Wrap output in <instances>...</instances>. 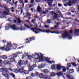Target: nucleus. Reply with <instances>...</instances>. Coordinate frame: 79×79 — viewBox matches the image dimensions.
Returning a JSON list of instances; mask_svg holds the SVG:
<instances>
[{"instance_id": "f257e3e1", "label": "nucleus", "mask_w": 79, "mask_h": 79, "mask_svg": "<svg viewBox=\"0 0 79 79\" xmlns=\"http://www.w3.org/2000/svg\"><path fill=\"white\" fill-rule=\"evenodd\" d=\"M10 27L11 29L14 31H16V30H20V31H25L26 29L24 28L23 27H20V28H18V27H16L15 25H10V24L7 23L6 24V26L5 27L6 30H8L10 28Z\"/></svg>"}, {"instance_id": "f03ea898", "label": "nucleus", "mask_w": 79, "mask_h": 79, "mask_svg": "<svg viewBox=\"0 0 79 79\" xmlns=\"http://www.w3.org/2000/svg\"><path fill=\"white\" fill-rule=\"evenodd\" d=\"M24 26L25 27L27 28V29H30L31 30H32L34 32H35V34H38L40 32V29L37 28V26L36 25V27H34V28H31V27H29L26 24H24Z\"/></svg>"}, {"instance_id": "7ed1b4c3", "label": "nucleus", "mask_w": 79, "mask_h": 79, "mask_svg": "<svg viewBox=\"0 0 79 79\" xmlns=\"http://www.w3.org/2000/svg\"><path fill=\"white\" fill-rule=\"evenodd\" d=\"M40 32H46L48 33H50L51 34H60V32H58L56 31H50L49 30H43L41 29H40Z\"/></svg>"}, {"instance_id": "20e7f679", "label": "nucleus", "mask_w": 79, "mask_h": 79, "mask_svg": "<svg viewBox=\"0 0 79 79\" xmlns=\"http://www.w3.org/2000/svg\"><path fill=\"white\" fill-rule=\"evenodd\" d=\"M64 34H62V37L63 38H64L68 37L69 39H72V36H69V34L68 31H64L63 32Z\"/></svg>"}, {"instance_id": "39448f33", "label": "nucleus", "mask_w": 79, "mask_h": 79, "mask_svg": "<svg viewBox=\"0 0 79 79\" xmlns=\"http://www.w3.org/2000/svg\"><path fill=\"white\" fill-rule=\"evenodd\" d=\"M25 63V62H24V61L23 60H20L19 61L17 66L18 68H21V65L22 64L23 65V64H24Z\"/></svg>"}, {"instance_id": "423d86ee", "label": "nucleus", "mask_w": 79, "mask_h": 79, "mask_svg": "<svg viewBox=\"0 0 79 79\" xmlns=\"http://www.w3.org/2000/svg\"><path fill=\"white\" fill-rule=\"evenodd\" d=\"M35 40V38L34 37H32L30 38H28V39H26V41H27V42H26V43H29L32 40Z\"/></svg>"}, {"instance_id": "0eeeda50", "label": "nucleus", "mask_w": 79, "mask_h": 79, "mask_svg": "<svg viewBox=\"0 0 79 79\" xmlns=\"http://www.w3.org/2000/svg\"><path fill=\"white\" fill-rule=\"evenodd\" d=\"M51 13L52 15H54L53 17V18L56 19L58 18L57 15L56 14V13L54 12V11H52L51 12Z\"/></svg>"}, {"instance_id": "6e6552de", "label": "nucleus", "mask_w": 79, "mask_h": 79, "mask_svg": "<svg viewBox=\"0 0 79 79\" xmlns=\"http://www.w3.org/2000/svg\"><path fill=\"white\" fill-rule=\"evenodd\" d=\"M63 67H64L58 64L56 66V70L57 71H60L61 68Z\"/></svg>"}, {"instance_id": "1a4fd4ad", "label": "nucleus", "mask_w": 79, "mask_h": 79, "mask_svg": "<svg viewBox=\"0 0 79 79\" xmlns=\"http://www.w3.org/2000/svg\"><path fill=\"white\" fill-rule=\"evenodd\" d=\"M2 75L3 76H4V77H5L7 78V79H9V78H10L9 75H8L7 73L5 72L3 73H2Z\"/></svg>"}, {"instance_id": "9d476101", "label": "nucleus", "mask_w": 79, "mask_h": 79, "mask_svg": "<svg viewBox=\"0 0 79 79\" xmlns=\"http://www.w3.org/2000/svg\"><path fill=\"white\" fill-rule=\"evenodd\" d=\"M5 11H4L2 14L3 15H8V12L9 11V10L7 9H5Z\"/></svg>"}, {"instance_id": "9b49d317", "label": "nucleus", "mask_w": 79, "mask_h": 79, "mask_svg": "<svg viewBox=\"0 0 79 79\" xmlns=\"http://www.w3.org/2000/svg\"><path fill=\"white\" fill-rule=\"evenodd\" d=\"M9 70L12 71V72H14V73H18L19 72V71L18 70L16 69H11L9 68Z\"/></svg>"}, {"instance_id": "f8f14e48", "label": "nucleus", "mask_w": 79, "mask_h": 79, "mask_svg": "<svg viewBox=\"0 0 79 79\" xmlns=\"http://www.w3.org/2000/svg\"><path fill=\"white\" fill-rule=\"evenodd\" d=\"M40 62L44 61V57H43V55L41 52L40 53Z\"/></svg>"}, {"instance_id": "ddd939ff", "label": "nucleus", "mask_w": 79, "mask_h": 79, "mask_svg": "<svg viewBox=\"0 0 79 79\" xmlns=\"http://www.w3.org/2000/svg\"><path fill=\"white\" fill-rule=\"evenodd\" d=\"M35 55H37V58H35V60H39V61H40V56H39V53H34Z\"/></svg>"}, {"instance_id": "4468645a", "label": "nucleus", "mask_w": 79, "mask_h": 79, "mask_svg": "<svg viewBox=\"0 0 79 79\" xmlns=\"http://www.w3.org/2000/svg\"><path fill=\"white\" fill-rule=\"evenodd\" d=\"M44 61H46V62H47L48 63H49V61H50V59L48 58V57H44Z\"/></svg>"}, {"instance_id": "2eb2a0df", "label": "nucleus", "mask_w": 79, "mask_h": 79, "mask_svg": "<svg viewBox=\"0 0 79 79\" xmlns=\"http://www.w3.org/2000/svg\"><path fill=\"white\" fill-rule=\"evenodd\" d=\"M63 72H59L56 73V74L58 76H61L63 75Z\"/></svg>"}, {"instance_id": "dca6fc26", "label": "nucleus", "mask_w": 79, "mask_h": 79, "mask_svg": "<svg viewBox=\"0 0 79 79\" xmlns=\"http://www.w3.org/2000/svg\"><path fill=\"white\" fill-rule=\"evenodd\" d=\"M0 70L1 71V72H2V71H5L6 72H7V71H8V69H0Z\"/></svg>"}, {"instance_id": "f3484780", "label": "nucleus", "mask_w": 79, "mask_h": 79, "mask_svg": "<svg viewBox=\"0 0 79 79\" xmlns=\"http://www.w3.org/2000/svg\"><path fill=\"white\" fill-rule=\"evenodd\" d=\"M11 50V48L10 47H7L5 48V51L6 52H8Z\"/></svg>"}, {"instance_id": "a211bd4d", "label": "nucleus", "mask_w": 79, "mask_h": 79, "mask_svg": "<svg viewBox=\"0 0 79 79\" xmlns=\"http://www.w3.org/2000/svg\"><path fill=\"white\" fill-rule=\"evenodd\" d=\"M75 34L76 35H77V33H79V29H75L74 30Z\"/></svg>"}, {"instance_id": "6ab92c4d", "label": "nucleus", "mask_w": 79, "mask_h": 79, "mask_svg": "<svg viewBox=\"0 0 79 79\" xmlns=\"http://www.w3.org/2000/svg\"><path fill=\"white\" fill-rule=\"evenodd\" d=\"M58 26L57 25H55L54 26V27H52L51 28V30H55V29H58Z\"/></svg>"}, {"instance_id": "aec40b11", "label": "nucleus", "mask_w": 79, "mask_h": 79, "mask_svg": "<svg viewBox=\"0 0 79 79\" xmlns=\"http://www.w3.org/2000/svg\"><path fill=\"white\" fill-rule=\"evenodd\" d=\"M43 72L45 74H47L49 72L48 71L47 69H45L43 70Z\"/></svg>"}, {"instance_id": "412c9836", "label": "nucleus", "mask_w": 79, "mask_h": 79, "mask_svg": "<svg viewBox=\"0 0 79 79\" xmlns=\"http://www.w3.org/2000/svg\"><path fill=\"white\" fill-rule=\"evenodd\" d=\"M67 4L69 6H72V5H73L72 4H71L72 3L71 1H70L69 2H67Z\"/></svg>"}, {"instance_id": "4be33fe9", "label": "nucleus", "mask_w": 79, "mask_h": 79, "mask_svg": "<svg viewBox=\"0 0 79 79\" xmlns=\"http://www.w3.org/2000/svg\"><path fill=\"white\" fill-rule=\"evenodd\" d=\"M2 58V59H3L4 60H6V58H7V56L6 55H3L1 57Z\"/></svg>"}, {"instance_id": "5701e85b", "label": "nucleus", "mask_w": 79, "mask_h": 79, "mask_svg": "<svg viewBox=\"0 0 79 79\" xmlns=\"http://www.w3.org/2000/svg\"><path fill=\"white\" fill-rule=\"evenodd\" d=\"M19 72V73H23V68H21V69H18Z\"/></svg>"}, {"instance_id": "b1692460", "label": "nucleus", "mask_w": 79, "mask_h": 79, "mask_svg": "<svg viewBox=\"0 0 79 79\" xmlns=\"http://www.w3.org/2000/svg\"><path fill=\"white\" fill-rule=\"evenodd\" d=\"M23 73L25 74H29V71H26V70H24L23 72Z\"/></svg>"}, {"instance_id": "393cba45", "label": "nucleus", "mask_w": 79, "mask_h": 79, "mask_svg": "<svg viewBox=\"0 0 79 79\" xmlns=\"http://www.w3.org/2000/svg\"><path fill=\"white\" fill-rule=\"evenodd\" d=\"M6 46L8 47H10L12 46V45L10 43H7Z\"/></svg>"}, {"instance_id": "a878e982", "label": "nucleus", "mask_w": 79, "mask_h": 79, "mask_svg": "<svg viewBox=\"0 0 79 79\" xmlns=\"http://www.w3.org/2000/svg\"><path fill=\"white\" fill-rule=\"evenodd\" d=\"M51 68L52 70H55V64H53L51 66Z\"/></svg>"}, {"instance_id": "bb28decb", "label": "nucleus", "mask_w": 79, "mask_h": 79, "mask_svg": "<svg viewBox=\"0 0 79 79\" xmlns=\"http://www.w3.org/2000/svg\"><path fill=\"white\" fill-rule=\"evenodd\" d=\"M55 75H56V74L54 73V72H52V73L50 74V75L52 77H54Z\"/></svg>"}, {"instance_id": "cd10ccee", "label": "nucleus", "mask_w": 79, "mask_h": 79, "mask_svg": "<svg viewBox=\"0 0 79 79\" xmlns=\"http://www.w3.org/2000/svg\"><path fill=\"white\" fill-rule=\"evenodd\" d=\"M44 78L45 79H50V76H46L44 77Z\"/></svg>"}, {"instance_id": "c85d7f7f", "label": "nucleus", "mask_w": 79, "mask_h": 79, "mask_svg": "<svg viewBox=\"0 0 79 79\" xmlns=\"http://www.w3.org/2000/svg\"><path fill=\"white\" fill-rule=\"evenodd\" d=\"M51 2H48V5L49 6V7H52L53 6L51 4Z\"/></svg>"}, {"instance_id": "c756f323", "label": "nucleus", "mask_w": 79, "mask_h": 79, "mask_svg": "<svg viewBox=\"0 0 79 79\" xmlns=\"http://www.w3.org/2000/svg\"><path fill=\"white\" fill-rule=\"evenodd\" d=\"M16 19L17 20L18 23H21V20H20V19H19V18H16Z\"/></svg>"}, {"instance_id": "7c9ffc66", "label": "nucleus", "mask_w": 79, "mask_h": 79, "mask_svg": "<svg viewBox=\"0 0 79 79\" xmlns=\"http://www.w3.org/2000/svg\"><path fill=\"white\" fill-rule=\"evenodd\" d=\"M44 77V74L43 73L40 74V78H43Z\"/></svg>"}, {"instance_id": "2f4dec72", "label": "nucleus", "mask_w": 79, "mask_h": 79, "mask_svg": "<svg viewBox=\"0 0 79 79\" xmlns=\"http://www.w3.org/2000/svg\"><path fill=\"white\" fill-rule=\"evenodd\" d=\"M10 61H11V62H15V59L13 58H11L10 59Z\"/></svg>"}, {"instance_id": "473e14b6", "label": "nucleus", "mask_w": 79, "mask_h": 79, "mask_svg": "<svg viewBox=\"0 0 79 79\" xmlns=\"http://www.w3.org/2000/svg\"><path fill=\"white\" fill-rule=\"evenodd\" d=\"M0 50H5V46L0 48Z\"/></svg>"}, {"instance_id": "72a5a7b5", "label": "nucleus", "mask_w": 79, "mask_h": 79, "mask_svg": "<svg viewBox=\"0 0 79 79\" xmlns=\"http://www.w3.org/2000/svg\"><path fill=\"white\" fill-rule=\"evenodd\" d=\"M39 75H40V74L39 73H38V72H36L35 73V76H39Z\"/></svg>"}, {"instance_id": "f704fd0d", "label": "nucleus", "mask_w": 79, "mask_h": 79, "mask_svg": "<svg viewBox=\"0 0 79 79\" xmlns=\"http://www.w3.org/2000/svg\"><path fill=\"white\" fill-rule=\"evenodd\" d=\"M67 66H68L70 68V67H71V64L70 63H68L67 64Z\"/></svg>"}, {"instance_id": "c9c22d12", "label": "nucleus", "mask_w": 79, "mask_h": 79, "mask_svg": "<svg viewBox=\"0 0 79 79\" xmlns=\"http://www.w3.org/2000/svg\"><path fill=\"white\" fill-rule=\"evenodd\" d=\"M33 69V67H31L29 68V71H32Z\"/></svg>"}, {"instance_id": "e433bc0d", "label": "nucleus", "mask_w": 79, "mask_h": 79, "mask_svg": "<svg viewBox=\"0 0 79 79\" xmlns=\"http://www.w3.org/2000/svg\"><path fill=\"white\" fill-rule=\"evenodd\" d=\"M76 2H77L75 0H72V1H71V3H73V4L76 3Z\"/></svg>"}, {"instance_id": "4c0bfd02", "label": "nucleus", "mask_w": 79, "mask_h": 79, "mask_svg": "<svg viewBox=\"0 0 79 79\" xmlns=\"http://www.w3.org/2000/svg\"><path fill=\"white\" fill-rule=\"evenodd\" d=\"M63 72H65L66 71V69L65 68H63L62 69Z\"/></svg>"}, {"instance_id": "58836bf2", "label": "nucleus", "mask_w": 79, "mask_h": 79, "mask_svg": "<svg viewBox=\"0 0 79 79\" xmlns=\"http://www.w3.org/2000/svg\"><path fill=\"white\" fill-rule=\"evenodd\" d=\"M35 55H32V56H29V58H35Z\"/></svg>"}, {"instance_id": "ea45409f", "label": "nucleus", "mask_w": 79, "mask_h": 79, "mask_svg": "<svg viewBox=\"0 0 79 79\" xmlns=\"http://www.w3.org/2000/svg\"><path fill=\"white\" fill-rule=\"evenodd\" d=\"M10 76H12L14 77V78L15 77V75H14L12 73H10Z\"/></svg>"}, {"instance_id": "a19ab883", "label": "nucleus", "mask_w": 79, "mask_h": 79, "mask_svg": "<svg viewBox=\"0 0 79 79\" xmlns=\"http://www.w3.org/2000/svg\"><path fill=\"white\" fill-rule=\"evenodd\" d=\"M71 64H72L73 66L76 67L77 66V65L75 64V63H71Z\"/></svg>"}, {"instance_id": "79ce46f5", "label": "nucleus", "mask_w": 79, "mask_h": 79, "mask_svg": "<svg viewBox=\"0 0 79 79\" xmlns=\"http://www.w3.org/2000/svg\"><path fill=\"white\" fill-rule=\"evenodd\" d=\"M51 22V20H48L46 21L47 23H50Z\"/></svg>"}, {"instance_id": "37998d69", "label": "nucleus", "mask_w": 79, "mask_h": 79, "mask_svg": "<svg viewBox=\"0 0 79 79\" xmlns=\"http://www.w3.org/2000/svg\"><path fill=\"white\" fill-rule=\"evenodd\" d=\"M26 15H27V16H29L30 15V14H29V13L28 12H26Z\"/></svg>"}, {"instance_id": "c03bdc74", "label": "nucleus", "mask_w": 79, "mask_h": 79, "mask_svg": "<svg viewBox=\"0 0 79 79\" xmlns=\"http://www.w3.org/2000/svg\"><path fill=\"white\" fill-rule=\"evenodd\" d=\"M13 56L14 58H16V57H17V55H16V53H14Z\"/></svg>"}, {"instance_id": "a18cd8bd", "label": "nucleus", "mask_w": 79, "mask_h": 79, "mask_svg": "<svg viewBox=\"0 0 79 79\" xmlns=\"http://www.w3.org/2000/svg\"><path fill=\"white\" fill-rule=\"evenodd\" d=\"M17 55H20V54H21L22 53V52H17Z\"/></svg>"}, {"instance_id": "49530a36", "label": "nucleus", "mask_w": 79, "mask_h": 79, "mask_svg": "<svg viewBox=\"0 0 79 79\" xmlns=\"http://www.w3.org/2000/svg\"><path fill=\"white\" fill-rule=\"evenodd\" d=\"M26 79H32V78L31 77H26Z\"/></svg>"}, {"instance_id": "de8ad7c7", "label": "nucleus", "mask_w": 79, "mask_h": 79, "mask_svg": "<svg viewBox=\"0 0 79 79\" xmlns=\"http://www.w3.org/2000/svg\"><path fill=\"white\" fill-rule=\"evenodd\" d=\"M49 63H55V62L54 61H50Z\"/></svg>"}, {"instance_id": "09e8293b", "label": "nucleus", "mask_w": 79, "mask_h": 79, "mask_svg": "<svg viewBox=\"0 0 79 79\" xmlns=\"http://www.w3.org/2000/svg\"><path fill=\"white\" fill-rule=\"evenodd\" d=\"M67 77L69 79H70L71 78L70 76L69 75L67 76Z\"/></svg>"}, {"instance_id": "8fccbe9b", "label": "nucleus", "mask_w": 79, "mask_h": 79, "mask_svg": "<svg viewBox=\"0 0 79 79\" xmlns=\"http://www.w3.org/2000/svg\"><path fill=\"white\" fill-rule=\"evenodd\" d=\"M4 63V64H7V63H8V61H6V60H5L4 62H3Z\"/></svg>"}, {"instance_id": "3c124183", "label": "nucleus", "mask_w": 79, "mask_h": 79, "mask_svg": "<svg viewBox=\"0 0 79 79\" xmlns=\"http://www.w3.org/2000/svg\"><path fill=\"white\" fill-rule=\"evenodd\" d=\"M73 31L72 30H71L69 31V33L71 34H72V33H73Z\"/></svg>"}, {"instance_id": "603ef678", "label": "nucleus", "mask_w": 79, "mask_h": 79, "mask_svg": "<svg viewBox=\"0 0 79 79\" xmlns=\"http://www.w3.org/2000/svg\"><path fill=\"white\" fill-rule=\"evenodd\" d=\"M40 69H41V68H44V66H43V65H40Z\"/></svg>"}, {"instance_id": "864d4df0", "label": "nucleus", "mask_w": 79, "mask_h": 79, "mask_svg": "<svg viewBox=\"0 0 79 79\" xmlns=\"http://www.w3.org/2000/svg\"><path fill=\"white\" fill-rule=\"evenodd\" d=\"M37 11L38 12H39L40 11V7L39 6L38 7Z\"/></svg>"}, {"instance_id": "5fc2aeb1", "label": "nucleus", "mask_w": 79, "mask_h": 79, "mask_svg": "<svg viewBox=\"0 0 79 79\" xmlns=\"http://www.w3.org/2000/svg\"><path fill=\"white\" fill-rule=\"evenodd\" d=\"M32 67L34 68H35L36 67V64H34L32 66Z\"/></svg>"}, {"instance_id": "6e6d98bb", "label": "nucleus", "mask_w": 79, "mask_h": 79, "mask_svg": "<svg viewBox=\"0 0 79 79\" xmlns=\"http://www.w3.org/2000/svg\"><path fill=\"white\" fill-rule=\"evenodd\" d=\"M31 76L32 77H34L35 76V75L34 73H31Z\"/></svg>"}, {"instance_id": "4d7b16f0", "label": "nucleus", "mask_w": 79, "mask_h": 79, "mask_svg": "<svg viewBox=\"0 0 79 79\" xmlns=\"http://www.w3.org/2000/svg\"><path fill=\"white\" fill-rule=\"evenodd\" d=\"M71 11L72 12L74 13L75 11V10H74V9L71 10Z\"/></svg>"}, {"instance_id": "13d9d810", "label": "nucleus", "mask_w": 79, "mask_h": 79, "mask_svg": "<svg viewBox=\"0 0 79 79\" xmlns=\"http://www.w3.org/2000/svg\"><path fill=\"white\" fill-rule=\"evenodd\" d=\"M58 6L59 7H61V6H62V4H60V3H59L58 4Z\"/></svg>"}, {"instance_id": "bf43d9fd", "label": "nucleus", "mask_w": 79, "mask_h": 79, "mask_svg": "<svg viewBox=\"0 0 79 79\" xmlns=\"http://www.w3.org/2000/svg\"><path fill=\"white\" fill-rule=\"evenodd\" d=\"M64 6H68V4H67V3H64Z\"/></svg>"}, {"instance_id": "052dcab7", "label": "nucleus", "mask_w": 79, "mask_h": 79, "mask_svg": "<svg viewBox=\"0 0 79 79\" xmlns=\"http://www.w3.org/2000/svg\"><path fill=\"white\" fill-rule=\"evenodd\" d=\"M24 3H27L28 2V1L27 0H25L24 1Z\"/></svg>"}, {"instance_id": "680f3d73", "label": "nucleus", "mask_w": 79, "mask_h": 79, "mask_svg": "<svg viewBox=\"0 0 79 79\" xmlns=\"http://www.w3.org/2000/svg\"><path fill=\"white\" fill-rule=\"evenodd\" d=\"M44 27H46V28H48L49 27V26L47 25H46L44 26Z\"/></svg>"}, {"instance_id": "e2e57ef3", "label": "nucleus", "mask_w": 79, "mask_h": 79, "mask_svg": "<svg viewBox=\"0 0 79 79\" xmlns=\"http://www.w3.org/2000/svg\"><path fill=\"white\" fill-rule=\"evenodd\" d=\"M68 15H71V13L70 12H69L68 13Z\"/></svg>"}, {"instance_id": "0e129e2a", "label": "nucleus", "mask_w": 79, "mask_h": 79, "mask_svg": "<svg viewBox=\"0 0 79 79\" xmlns=\"http://www.w3.org/2000/svg\"><path fill=\"white\" fill-rule=\"evenodd\" d=\"M74 20L77 22H79V20H77V19H75Z\"/></svg>"}, {"instance_id": "69168bd1", "label": "nucleus", "mask_w": 79, "mask_h": 79, "mask_svg": "<svg viewBox=\"0 0 79 79\" xmlns=\"http://www.w3.org/2000/svg\"><path fill=\"white\" fill-rule=\"evenodd\" d=\"M13 44L15 46V47H17V44H16V43H14Z\"/></svg>"}, {"instance_id": "338daca9", "label": "nucleus", "mask_w": 79, "mask_h": 79, "mask_svg": "<svg viewBox=\"0 0 79 79\" xmlns=\"http://www.w3.org/2000/svg\"><path fill=\"white\" fill-rule=\"evenodd\" d=\"M7 64H10L11 62L10 61H7Z\"/></svg>"}, {"instance_id": "774afa93", "label": "nucleus", "mask_w": 79, "mask_h": 79, "mask_svg": "<svg viewBox=\"0 0 79 79\" xmlns=\"http://www.w3.org/2000/svg\"><path fill=\"white\" fill-rule=\"evenodd\" d=\"M42 14H46V12H45L43 11V12H42Z\"/></svg>"}]
</instances>
